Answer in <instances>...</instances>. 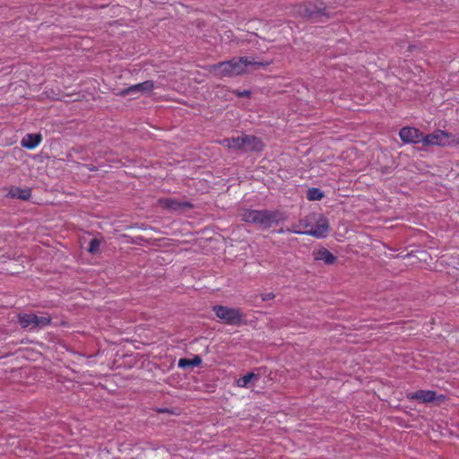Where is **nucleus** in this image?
<instances>
[{"label":"nucleus","instance_id":"nucleus-1","mask_svg":"<svg viewBox=\"0 0 459 459\" xmlns=\"http://www.w3.org/2000/svg\"><path fill=\"white\" fill-rule=\"evenodd\" d=\"M269 64V62H255L253 58L241 56L209 65L207 70L217 77H230L246 73L248 65H254L259 67H266Z\"/></svg>","mask_w":459,"mask_h":459},{"label":"nucleus","instance_id":"nucleus-2","mask_svg":"<svg viewBox=\"0 0 459 459\" xmlns=\"http://www.w3.org/2000/svg\"><path fill=\"white\" fill-rule=\"evenodd\" d=\"M300 224L304 225V230H298L296 226H292L287 231L296 234H306L317 238H325L329 231V221L321 214L317 216L316 214L310 215L304 221H301Z\"/></svg>","mask_w":459,"mask_h":459},{"label":"nucleus","instance_id":"nucleus-3","mask_svg":"<svg viewBox=\"0 0 459 459\" xmlns=\"http://www.w3.org/2000/svg\"><path fill=\"white\" fill-rule=\"evenodd\" d=\"M241 218L245 222L256 224L264 229L271 228L282 220L278 211L251 209L244 210Z\"/></svg>","mask_w":459,"mask_h":459},{"label":"nucleus","instance_id":"nucleus-4","mask_svg":"<svg viewBox=\"0 0 459 459\" xmlns=\"http://www.w3.org/2000/svg\"><path fill=\"white\" fill-rule=\"evenodd\" d=\"M213 311L217 317L227 325H239L243 321L244 315L238 308H232L225 306H214Z\"/></svg>","mask_w":459,"mask_h":459},{"label":"nucleus","instance_id":"nucleus-5","mask_svg":"<svg viewBox=\"0 0 459 459\" xmlns=\"http://www.w3.org/2000/svg\"><path fill=\"white\" fill-rule=\"evenodd\" d=\"M18 321L22 328H42L48 325L51 318L48 316H38L35 314H19Z\"/></svg>","mask_w":459,"mask_h":459},{"label":"nucleus","instance_id":"nucleus-6","mask_svg":"<svg viewBox=\"0 0 459 459\" xmlns=\"http://www.w3.org/2000/svg\"><path fill=\"white\" fill-rule=\"evenodd\" d=\"M450 137L451 135L448 133L443 130H436L427 135L423 134L422 143L424 146H446L450 144Z\"/></svg>","mask_w":459,"mask_h":459},{"label":"nucleus","instance_id":"nucleus-7","mask_svg":"<svg viewBox=\"0 0 459 459\" xmlns=\"http://www.w3.org/2000/svg\"><path fill=\"white\" fill-rule=\"evenodd\" d=\"M154 90V82L153 81L148 80L140 83H136L134 85H131L127 88L121 90L118 92L120 96L133 95V94H145L151 93Z\"/></svg>","mask_w":459,"mask_h":459},{"label":"nucleus","instance_id":"nucleus-8","mask_svg":"<svg viewBox=\"0 0 459 459\" xmlns=\"http://www.w3.org/2000/svg\"><path fill=\"white\" fill-rule=\"evenodd\" d=\"M399 136L405 143H419L423 141V134L416 127L411 126L401 128Z\"/></svg>","mask_w":459,"mask_h":459},{"label":"nucleus","instance_id":"nucleus-9","mask_svg":"<svg viewBox=\"0 0 459 459\" xmlns=\"http://www.w3.org/2000/svg\"><path fill=\"white\" fill-rule=\"evenodd\" d=\"M264 148L262 141L254 135L243 134L240 136V150L260 152Z\"/></svg>","mask_w":459,"mask_h":459},{"label":"nucleus","instance_id":"nucleus-10","mask_svg":"<svg viewBox=\"0 0 459 459\" xmlns=\"http://www.w3.org/2000/svg\"><path fill=\"white\" fill-rule=\"evenodd\" d=\"M159 204L168 211H179L185 208H193V204L189 202H179L173 198L159 199Z\"/></svg>","mask_w":459,"mask_h":459},{"label":"nucleus","instance_id":"nucleus-11","mask_svg":"<svg viewBox=\"0 0 459 459\" xmlns=\"http://www.w3.org/2000/svg\"><path fill=\"white\" fill-rule=\"evenodd\" d=\"M407 398L409 400H418L421 403H428L437 399V393L432 390H418L407 394Z\"/></svg>","mask_w":459,"mask_h":459},{"label":"nucleus","instance_id":"nucleus-12","mask_svg":"<svg viewBox=\"0 0 459 459\" xmlns=\"http://www.w3.org/2000/svg\"><path fill=\"white\" fill-rule=\"evenodd\" d=\"M42 142L40 134H27L21 142V145L26 149L33 150L37 148Z\"/></svg>","mask_w":459,"mask_h":459},{"label":"nucleus","instance_id":"nucleus-13","mask_svg":"<svg viewBox=\"0 0 459 459\" xmlns=\"http://www.w3.org/2000/svg\"><path fill=\"white\" fill-rule=\"evenodd\" d=\"M314 258L317 261H323L325 264H333L336 261V256L325 247L315 252Z\"/></svg>","mask_w":459,"mask_h":459},{"label":"nucleus","instance_id":"nucleus-14","mask_svg":"<svg viewBox=\"0 0 459 459\" xmlns=\"http://www.w3.org/2000/svg\"><path fill=\"white\" fill-rule=\"evenodd\" d=\"M218 143L221 145L227 147L229 149L240 150V136L224 138L218 141Z\"/></svg>","mask_w":459,"mask_h":459},{"label":"nucleus","instance_id":"nucleus-15","mask_svg":"<svg viewBox=\"0 0 459 459\" xmlns=\"http://www.w3.org/2000/svg\"><path fill=\"white\" fill-rule=\"evenodd\" d=\"M202 359L200 356L195 355L193 359H180L178 360V367L186 368L187 367H197L201 365Z\"/></svg>","mask_w":459,"mask_h":459},{"label":"nucleus","instance_id":"nucleus-16","mask_svg":"<svg viewBox=\"0 0 459 459\" xmlns=\"http://www.w3.org/2000/svg\"><path fill=\"white\" fill-rule=\"evenodd\" d=\"M253 379H258V375L251 372V373H248V374L243 376L242 377H239L237 380L236 384L238 387H247L248 384Z\"/></svg>","mask_w":459,"mask_h":459},{"label":"nucleus","instance_id":"nucleus-17","mask_svg":"<svg viewBox=\"0 0 459 459\" xmlns=\"http://www.w3.org/2000/svg\"><path fill=\"white\" fill-rule=\"evenodd\" d=\"M324 197V193L316 187H312L308 189L307 193V198L309 201H319Z\"/></svg>","mask_w":459,"mask_h":459},{"label":"nucleus","instance_id":"nucleus-18","mask_svg":"<svg viewBox=\"0 0 459 459\" xmlns=\"http://www.w3.org/2000/svg\"><path fill=\"white\" fill-rule=\"evenodd\" d=\"M11 195L13 197L27 200L30 196V191L29 189L17 188L14 192H12Z\"/></svg>","mask_w":459,"mask_h":459},{"label":"nucleus","instance_id":"nucleus-19","mask_svg":"<svg viewBox=\"0 0 459 459\" xmlns=\"http://www.w3.org/2000/svg\"><path fill=\"white\" fill-rule=\"evenodd\" d=\"M100 242L97 238H93L90 242L89 252L94 254L98 251Z\"/></svg>","mask_w":459,"mask_h":459},{"label":"nucleus","instance_id":"nucleus-20","mask_svg":"<svg viewBox=\"0 0 459 459\" xmlns=\"http://www.w3.org/2000/svg\"><path fill=\"white\" fill-rule=\"evenodd\" d=\"M274 299V294L273 293H267V294H265L263 297L264 300H270V299Z\"/></svg>","mask_w":459,"mask_h":459},{"label":"nucleus","instance_id":"nucleus-21","mask_svg":"<svg viewBox=\"0 0 459 459\" xmlns=\"http://www.w3.org/2000/svg\"><path fill=\"white\" fill-rule=\"evenodd\" d=\"M251 92L249 91H244L242 92H238V95L239 97H249Z\"/></svg>","mask_w":459,"mask_h":459},{"label":"nucleus","instance_id":"nucleus-22","mask_svg":"<svg viewBox=\"0 0 459 459\" xmlns=\"http://www.w3.org/2000/svg\"><path fill=\"white\" fill-rule=\"evenodd\" d=\"M307 13H307V14H308V16H312V15H313V13H316V11H314V10H312V9H307Z\"/></svg>","mask_w":459,"mask_h":459}]
</instances>
